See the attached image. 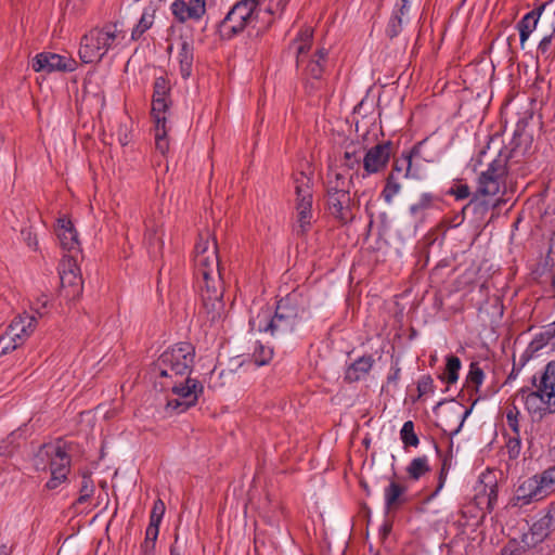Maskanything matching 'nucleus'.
Segmentation results:
<instances>
[{
  "label": "nucleus",
  "mask_w": 555,
  "mask_h": 555,
  "mask_svg": "<svg viewBox=\"0 0 555 555\" xmlns=\"http://www.w3.org/2000/svg\"><path fill=\"white\" fill-rule=\"evenodd\" d=\"M518 398L524 401L526 409L531 414L542 416L555 412V360L545 366L537 389L521 391L516 399Z\"/></svg>",
  "instance_id": "nucleus-4"
},
{
  "label": "nucleus",
  "mask_w": 555,
  "mask_h": 555,
  "mask_svg": "<svg viewBox=\"0 0 555 555\" xmlns=\"http://www.w3.org/2000/svg\"><path fill=\"white\" fill-rule=\"evenodd\" d=\"M195 268L202 306L198 317L215 325L224 318L223 282L221 278L218 244L215 237L199 236L195 246Z\"/></svg>",
  "instance_id": "nucleus-1"
},
{
  "label": "nucleus",
  "mask_w": 555,
  "mask_h": 555,
  "mask_svg": "<svg viewBox=\"0 0 555 555\" xmlns=\"http://www.w3.org/2000/svg\"><path fill=\"white\" fill-rule=\"evenodd\" d=\"M450 464H451V461L448 459H444L442 462V467H441V472H440V476H439V487H438L439 489L443 486L444 478H446L447 472L450 467Z\"/></svg>",
  "instance_id": "nucleus-55"
},
{
  "label": "nucleus",
  "mask_w": 555,
  "mask_h": 555,
  "mask_svg": "<svg viewBox=\"0 0 555 555\" xmlns=\"http://www.w3.org/2000/svg\"><path fill=\"white\" fill-rule=\"evenodd\" d=\"M412 167V154L403 153L400 157L396 158L392 164V170L390 172H395L399 179L410 177Z\"/></svg>",
  "instance_id": "nucleus-34"
},
{
  "label": "nucleus",
  "mask_w": 555,
  "mask_h": 555,
  "mask_svg": "<svg viewBox=\"0 0 555 555\" xmlns=\"http://www.w3.org/2000/svg\"><path fill=\"white\" fill-rule=\"evenodd\" d=\"M34 465L37 470H47L49 468L51 479L47 482V487L54 489L66 479L70 459L65 451L64 444L59 441L44 444L36 454Z\"/></svg>",
  "instance_id": "nucleus-6"
},
{
  "label": "nucleus",
  "mask_w": 555,
  "mask_h": 555,
  "mask_svg": "<svg viewBox=\"0 0 555 555\" xmlns=\"http://www.w3.org/2000/svg\"><path fill=\"white\" fill-rule=\"evenodd\" d=\"M312 37L313 29L311 27H304L294 41V46L297 52L296 62L298 66L305 62L306 53L311 48Z\"/></svg>",
  "instance_id": "nucleus-26"
},
{
  "label": "nucleus",
  "mask_w": 555,
  "mask_h": 555,
  "mask_svg": "<svg viewBox=\"0 0 555 555\" xmlns=\"http://www.w3.org/2000/svg\"><path fill=\"white\" fill-rule=\"evenodd\" d=\"M521 391H527L526 389H520L511 400L509 403H507L506 405V422H507V425L508 427L512 429V431L518 436V433H519V421H518V416H519V410L516 405V402L519 401V402H522L520 398L516 399L517 396L521 392Z\"/></svg>",
  "instance_id": "nucleus-30"
},
{
  "label": "nucleus",
  "mask_w": 555,
  "mask_h": 555,
  "mask_svg": "<svg viewBox=\"0 0 555 555\" xmlns=\"http://www.w3.org/2000/svg\"><path fill=\"white\" fill-rule=\"evenodd\" d=\"M461 370V360L455 356H449L447 358L446 371L440 377L446 379L448 384H453L459 378V372Z\"/></svg>",
  "instance_id": "nucleus-36"
},
{
  "label": "nucleus",
  "mask_w": 555,
  "mask_h": 555,
  "mask_svg": "<svg viewBox=\"0 0 555 555\" xmlns=\"http://www.w3.org/2000/svg\"><path fill=\"white\" fill-rule=\"evenodd\" d=\"M27 236H26V242H27V245L34 249H37L38 248V240H37V236L36 235H33L31 232H27L26 233Z\"/></svg>",
  "instance_id": "nucleus-57"
},
{
  "label": "nucleus",
  "mask_w": 555,
  "mask_h": 555,
  "mask_svg": "<svg viewBox=\"0 0 555 555\" xmlns=\"http://www.w3.org/2000/svg\"><path fill=\"white\" fill-rule=\"evenodd\" d=\"M402 3H408L410 2V0H400Z\"/></svg>",
  "instance_id": "nucleus-64"
},
{
  "label": "nucleus",
  "mask_w": 555,
  "mask_h": 555,
  "mask_svg": "<svg viewBox=\"0 0 555 555\" xmlns=\"http://www.w3.org/2000/svg\"><path fill=\"white\" fill-rule=\"evenodd\" d=\"M169 83L164 77L156 78L154 82L151 115L154 120L155 145L163 155L169 150V140L167 138L168 129L166 127V112L169 107Z\"/></svg>",
  "instance_id": "nucleus-8"
},
{
  "label": "nucleus",
  "mask_w": 555,
  "mask_h": 555,
  "mask_svg": "<svg viewBox=\"0 0 555 555\" xmlns=\"http://www.w3.org/2000/svg\"><path fill=\"white\" fill-rule=\"evenodd\" d=\"M434 379L430 375L422 376L417 383V391L420 397L434 392Z\"/></svg>",
  "instance_id": "nucleus-48"
},
{
  "label": "nucleus",
  "mask_w": 555,
  "mask_h": 555,
  "mask_svg": "<svg viewBox=\"0 0 555 555\" xmlns=\"http://www.w3.org/2000/svg\"><path fill=\"white\" fill-rule=\"evenodd\" d=\"M401 191V183L399 177L395 172H390L386 179L385 188L382 196L387 204H391L393 197Z\"/></svg>",
  "instance_id": "nucleus-32"
},
{
  "label": "nucleus",
  "mask_w": 555,
  "mask_h": 555,
  "mask_svg": "<svg viewBox=\"0 0 555 555\" xmlns=\"http://www.w3.org/2000/svg\"><path fill=\"white\" fill-rule=\"evenodd\" d=\"M496 500H498V490H496V485H493L490 487V490L488 492V508L489 509H492L494 504L496 503Z\"/></svg>",
  "instance_id": "nucleus-54"
},
{
  "label": "nucleus",
  "mask_w": 555,
  "mask_h": 555,
  "mask_svg": "<svg viewBox=\"0 0 555 555\" xmlns=\"http://www.w3.org/2000/svg\"><path fill=\"white\" fill-rule=\"evenodd\" d=\"M483 377H485L483 371L481 370L479 364L476 362H473L469 366V372L467 375L468 387H473L477 391L478 387L483 382Z\"/></svg>",
  "instance_id": "nucleus-41"
},
{
  "label": "nucleus",
  "mask_w": 555,
  "mask_h": 555,
  "mask_svg": "<svg viewBox=\"0 0 555 555\" xmlns=\"http://www.w3.org/2000/svg\"><path fill=\"white\" fill-rule=\"evenodd\" d=\"M165 511H166L165 503L163 502V500L157 499L154 502V505H153V508L151 512V516H150V520L160 524L163 516L165 514Z\"/></svg>",
  "instance_id": "nucleus-49"
},
{
  "label": "nucleus",
  "mask_w": 555,
  "mask_h": 555,
  "mask_svg": "<svg viewBox=\"0 0 555 555\" xmlns=\"http://www.w3.org/2000/svg\"><path fill=\"white\" fill-rule=\"evenodd\" d=\"M395 153V146L391 141H385L369 149L363 157L364 175L370 176L382 172Z\"/></svg>",
  "instance_id": "nucleus-12"
},
{
  "label": "nucleus",
  "mask_w": 555,
  "mask_h": 555,
  "mask_svg": "<svg viewBox=\"0 0 555 555\" xmlns=\"http://www.w3.org/2000/svg\"><path fill=\"white\" fill-rule=\"evenodd\" d=\"M456 199H465L470 195V189L467 184H457L449 191Z\"/></svg>",
  "instance_id": "nucleus-52"
},
{
  "label": "nucleus",
  "mask_w": 555,
  "mask_h": 555,
  "mask_svg": "<svg viewBox=\"0 0 555 555\" xmlns=\"http://www.w3.org/2000/svg\"><path fill=\"white\" fill-rule=\"evenodd\" d=\"M361 486H362V487H363V489L365 490L366 494H370V489H369V487H367L366 482L361 481Z\"/></svg>",
  "instance_id": "nucleus-62"
},
{
  "label": "nucleus",
  "mask_w": 555,
  "mask_h": 555,
  "mask_svg": "<svg viewBox=\"0 0 555 555\" xmlns=\"http://www.w3.org/2000/svg\"><path fill=\"white\" fill-rule=\"evenodd\" d=\"M186 3L194 9L193 14L206 13V0H186Z\"/></svg>",
  "instance_id": "nucleus-53"
},
{
  "label": "nucleus",
  "mask_w": 555,
  "mask_h": 555,
  "mask_svg": "<svg viewBox=\"0 0 555 555\" xmlns=\"http://www.w3.org/2000/svg\"><path fill=\"white\" fill-rule=\"evenodd\" d=\"M534 545L527 544L520 540L512 539L501 550V555H533Z\"/></svg>",
  "instance_id": "nucleus-31"
},
{
  "label": "nucleus",
  "mask_w": 555,
  "mask_h": 555,
  "mask_svg": "<svg viewBox=\"0 0 555 555\" xmlns=\"http://www.w3.org/2000/svg\"><path fill=\"white\" fill-rule=\"evenodd\" d=\"M555 529V504H551L545 514L530 527L529 532L521 535L522 542L537 545L542 542L552 530Z\"/></svg>",
  "instance_id": "nucleus-15"
},
{
  "label": "nucleus",
  "mask_w": 555,
  "mask_h": 555,
  "mask_svg": "<svg viewBox=\"0 0 555 555\" xmlns=\"http://www.w3.org/2000/svg\"><path fill=\"white\" fill-rule=\"evenodd\" d=\"M326 207L328 212L343 223H347L354 218L356 204L350 197V192L326 195Z\"/></svg>",
  "instance_id": "nucleus-16"
},
{
  "label": "nucleus",
  "mask_w": 555,
  "mask_h": 555,
  "mask_svg": "<svg viewBox=\"0 0 555 555\" xmlns=\"http://www.w3.org/2000/svg\"><path fill=\"white\" fill-rule=\"evenodd\" d=\"M503 203V199H496L494 204L492 205L493 208L499 207Z\"/></svg>",
  "instance_id": "nucleus-63"
},
{
  "label": "nucleus",
  "mask_w": 555,
  "mask_h": 555,
  "mask_svg": "<svg viewBox=\"0 0 555 555\" xmlns=\"http://www.w3.org/2000/svg\"><path fill=\"white\" fill-rule=\"evenodd\" d=\"M555 337V321L548 324L539 336L531 343L530 347L533 350L542 348L548 340Z\"/></svg>",
  "instance_id": "nucleus-43"
},
{
  "label": "nucleus",
  "mask_w": 555,
  "mask_h": 555,
  "mask_svg": "<svg viewBox=\"0 0 555 555\" xmlns=\"http://www.w3.org/2000/svg\"><path fill=\"white\" fill-rule=\"evenodd\" d=\"M542 488L538 481V475L524 480L516 489L512 500L513 505L522 506L533 501L542 500L546 496Z\"/></svg>",
  "instance_id": "nucleus-18"
},
{
  "label": "nucleus",
  "mask_w": 555,
  "mask_h": 555,
  "mask_svg": "<svg viewBox=\"0 0 555 555\" xmlns=\"http://www.w3.org/2000/svg\"><path fill=\"white\" fill-rule=\"evenodd\" d=\"M361 158L357 155L356 151H346L344 153V166L348 169H354L359 166Z\"/></svg>",
  "instance_id": "nucleus-51"
},
{
  "label": "nucleus",
  "mask_w": 555,
  "mask_h": 555,
  "mask_svg": "<svg viewBox=\"0 0 555 555\" xmlns=\"http://www.w3.org/2000/svg\"><path fill=\"white\" fill-rule=\"evenodd\" d=\"M94 492V485L90 477V474L85 473L82 475V481L79 490V496L75 502L76 504H82L86 503L93 494Z\"/></svg>",
  "instance_id": "nucleus-38"
},
{
  "label": "nucleus",
  "mask_w": 555,
  "mask_h": 555,
  "mask_svg": "<svg viewBox=\"0 0 555 555\" xmlns=\"http://www.w3.org/2000/svg\"><path fill=\"white\" fill-rule=\"evenodd\" d=\"M124 39L125 33L117 24L108 23L101 28H92L81 38L79 56L83 63L98 62Z\"/></svg>",
  "instance_id": "nucleus-3"
},
{
  "label": "nucleus",
  "mask_w": 555,
  "mask_h": 555,
  "mask_svg": "<svg viewBox=\"0 0 555 555\" xmlns=\"http://www.w3.org/2000/svg\"><path fill=\"white\" fill-rule=\"evenodd\" d=\"M511 169V165L505 157L499 156L490 163L487 170L482 171L478 177V186L476 194L464 206L462 214L467 209L486 208L485 203L479 201V196H495L502 189H505L506 176Z\"/></svg>",
  "instance_id": "nucleus-5"
},
{
  "label": "nucleus",
  "mask_w": 555,
  "mask_h": 555,
  "mask_svg": "<svg viewBox=\"0 0 555 555\" xmlns=\"http://www.w3.org/2000/svg\"><path fill=\"white\" fill-rule=\"evenodd\" d=\"M156 9L153 7L146 8L135 27L131 31V40H139L145 31H147L154 24Z\"/></svg>",
  "instance_id": "nucleus-28"
},
{
  "label": "nucleus",
  "mask_w": 555,
  "mask_h": 555,
  "mask_svg": "<svg viewBox=\"0 0 555 555\" xmlns=\"http://www.w3.org/2000/svg\"><path fill=\"white\" fill-rule=\"evenodd\" d=\"M20 434L17 433H11L5 439L0 441V455L1 456H9L13 454V452L18 447V438Z\"/></svg>",
  "instance_id": "nucleus-42"
},
{
  "label": "nucleus",
  "mask_w": 555,
  "mask_h": 555,
  "mask_svg": "<svg viewBox=\"0 0 555 555\" xmlns=\"http://www.w3.org/2000/svg\"><path fill=\"white\" fill-rule=\"evenodd\" d=\"M36 324L37 319L35 314L23 313L14 318L5 333L0 337V344L2 345L1 353L15 350L18 346L23 345L35 331Z\"/></svg>",
  "instance_id": "nucleus-11"
},
{
  "label": "nucleus",
  "mask_w": 555,
  "mask_h": 555,
  "mask_svg": "<svg viewBox=\"0 0 555 555\" xmlns=\"http://www.w3.org/2000/svg\"><path fill=\"white\" fill-rule=\"evenodd\" d=\"M297 310L289 306L287 300H280L275 313L269 323L271 335H284L291 333L297 323Z\"/></svg>",
  "instance_id": "nucleus-14"
},
{
  "label": "nucleus",
  "mask_w": 555,
  "mask_h": 555,
  "mask_svg": "<svg viewBox=\"0 0 555 555\" xmlns=\"http://www.w3.org/2000/svg\"><path fill=\"white\" fill-rule=\"evenodd\" d=\"M403 18L395 13L388 22L386 34L389 38H395L401 31Z\"/></svg>",
  "instance_id": "nucleus-44"
},
{
  "label": "nucleus",
  "mask_w": 555,
  "mask_h": 555,
  "mask_svg": "<svg viewBox=\"0 0 555 555\" xmlns=\"http://www.w3.org/2000/svg\"><path fill=\"white\" fill-rule=\"evenodd\" d=\"M296 192V232L305 234L312 220V191L310 178L304 172H298L294 177Z\"/></svg>",
  "instance_id": "nucleus-9"
},
{
  "label": "nucleus",
  "mask_w": 555,
  "mask_h": 555,
  "mask_svg": "<svg viewBox=\"0 0 555 555\" xmlns=\"http://www.w3.org/2000/svg\"><path fill=\"white\" fill-rule=\"evenodd\" d=\"M374 360L372 356H363L351 363L346 370L345 379L349 383H354L362 379L369 374L372 369Z\"/></svg>",
  "instance_id": "nucleus-22"
},
{
  "label": "nucleus",
  "mask_w": 555,
  "mask_h": 555,
  "mask_svg": "<svg viewBox=\"0 0 555 555\" xmlns=\"http://www.w3.org/2000/svg\"><path fill=\"white\" fill-rule=\"evenodd\" d=\"M506 449L509 459H517L521 450V441L519 435L511 436L506 442Z\"/></svg>",
  "instance_id": "nucleus-45"
},
{
  "label": "nucleus",
  "mask_w": 555,
  "mask_h": 555,
  "mask_svg": "<svg viewBox=\"0 0 555 555\" xmlns=\"http://www.w3.org/2000/svg\"><path fill=\"white\" fill-rule=\"evenodd\" d=\"M538 481L542 486L545 495L555 490V466L546 469L543 474L538 475Z\"/></svg>",
  "instance_id": "nucleus-39"
},
{
  "label": "nucleus",
  "mask_w": 555,
  "mask_h": 555,
  "mask_svg": "<svg viewBox=\"0 0 555 555\" xmlns=\"http://www.w3.org/2000/svg\"><path fill=\"white\" fill-rule=\"evenodd\" d=\"M76 61L69 56L60 55L51 52H42L33 60V69L35 72H73L76 69Z\"/></svg>",
  "instance_id": "nucleus-13"
},
{
  "label": "nucleus",
  "mask_w": 555,
  "mask_h": 555,
  "mask_svg": "<svg viewBox=\"0 0 555 555\" xmlns=\"http://www.w3.org/2000/svg\"><path fill=\"white\" fill-rule=\"evenodd\" d=\"M430 470L428 460L426 456L413 459L406 467L409 477L413 480H418L423 475Z\"/></svg>",
  "instance_id": "nucleus-33"
},
{
  "label": "nucleus",
  "mask_w": 555,
  "mask_h": 555,
  "mask_svg": "<svg viewBox=\"0 0 555 555\" xmlns=\"http://www.w3.org/2000/svg\"><path fill=\"white\" fill-rule=\"evenodd\" d=\"M259 0H241L236 2L221 22L220 28L228 38L242 33L246 27L256 29V34L266 31L272 24L274 11L258 9Z\"/></svg>",
  "instance_id": "nucleus-2"
},
{
  "label": "nucleus",
  "mask_w": 555,
  "mask_h": 555,
  "mask_svg": "<svg viewBox=\"0 0 555 555\" xmlns=\"http://www.w3.org/2000/svg\"><path fill=\"white\" fill-rule=\"evenodd\" d=\"M146 238H147L150 247L152 248V254L154 256L160 254L163 246H164V242H163L162 236L157 235V231L156 230L149 231Z\"/></svg>",
  "instance_id": "nucleus-46"
},
{
  "label": "nucleus",
  "mask_w": 555,
  "mask_h": 555,
  "mask_svg": "<svg viewBox=\"0 0 555 555\" xmlns=\"http://www.w3.org/2000/svg\"><path fill=\"white\" fill-rule=\"evenodd\" d=\"M170 555H182V554L178 551V547L173 544L170 547Z\"/></svg>",
  "instance_id": "nucleus-61"
},
{
  "label": "nucleus",
  "mask_w": 555,
  "mask_h": 555,
  "mask_svg": "<svg viewBox=\"0 0 555 555\" xmlns=\"http://www.w3.org/2000/svg\"><path fill=\"white\" fill-rule=\"evenodd\" d=\"M409 9H410V7H409L408 3H402L401 2L400 8H399V10L396 13H398V15L403 18L408 14Z\"/></svg>",
  "instance_id": "nucleus-59"
},
{
  "label": "nucleus",
  "mask_w": 555,
  "mask_h": 555,
  "mask_svg": "<svg viewBox=\"0 0 555 555\" xmlns=\"http://www.w3.org/2000/svg\"><path fill=\"white\" fill-rule=\"evenodd\" d=\"M326 57L327 50L325 48L318 49L305 68L306 76L315 80L321 79L324 72Z\"/></svg>",
  "instance_id": "nucleus-25"
},
{
  "label": "nucleus",
  "mask_w": 555,
  "mask_h": 555,
  "mask_svg": "<svg viewBox=\"0 0 555 555\" xmlns=\"http://www.w3.org/2000/svg\"><path fill=\"white\" fill-rule=\"evenodd\" d=\"M273 315L271 314L270 309L261 310L256 317H253L249 321V324L253 330H257L258 332H269L271 334V326L269 323L271 322Z\"/></svg>",
  "instance_id": "nucleus-35"
},
{
  "label": "nucleus",
  "mask_w": 555,
  "mask_h": 555,
  "mask_svg": "<svg viewBox=\"0 0 555 555\" xmlns=\"http://www.w3.org/2000/svg\"><path fill=\"white\" fill-rule=\"evenodd\" d=\"M551 42H552V36L548 35V36H545L544 38H542V40L540 41L539 43V51L542 53V54H545L548 52V49H550V46H551Z\"/></svg>",
  "instance_id": "nucleus-56"
},
{
  "label": "nucleus",
  "mask_w": 555,
  "mask_h": 555,
  "mask_svg": "<svg viewBox=\"0 0 555 555\" xmlns=\"http://www.w3.org/2000/svg\"><path fill=\"white\" fill-rule=\"evenodd\" d=\"M0 555H10V550L5 544L0 545Z\"/></svg>",
  "instance_id": "nucleus-60"
},
{
  "label": "nucleus",
  "mask_w": 555,
  "mask_h": 555,
  "mask_svg": "<svg viewBox=\"0 0 555 555\" xmlns=\"http://www.w3.org/2000/svg\"><path fill=\"white\" fill-rule=\"evenodd\" d=\"M194 347L189 343H180L164 351L155 363L160 377L173 379L191 372L194 363Z\"/></svg>",
  "instance_id": "nucleus-7"
},
{
  "label": "nucleus",
  "mask_w": 555,
  "mask_h": 555,
  "mask_svg": "<svg viewBox=\"0 0 555 555\" xmlns=\"http://www.w3.org/2000/svg\"><path fill=\"white\" fill-rule=\"evenodd\" d=\"M164 387H170L172 393L176 396L173 399H169L167 408L177 411L178 413L184 412L191 406L195 405L198 396L203 392V385L195 378L186 377L184 382L172 380L163 385Z\"/></svg>",
  "instance_id": "nucleus-10"
},
{
  "label": "nucleus",
  "mask_w": 555,
  "mask_h": 555,
  "mask_svg": "<svg viewBox=\"0 0 555 555\" xmlns=\"http://www.w3.org/2000/svg\"><path fill=\"white\" fill-rule=\"evenodd\" d=\"M351 177L339 172L336 169H330L326 175V195H334V193H348L350 192Z\"/></svg>",
  "instance_id": "nucleus-21"
},
{
  "label": "nucleus",
  "mask_w": 555,
  "mask_h": 555,
  "mask_svg": "<svg viewBox=\"0 0 555 555\" xmlns=\"http://www.w3.org/2000/svg\"><path fill=\"white\" fill-rule=\"evenodd\" d=\"M193 44L191 40L180 38V50L178 53V61L180 64V72L183 78H188L192 72L193 65Z\"/></svg>",
  "instance_id": "nucleus-24"
},
{
  "label": "nucleus",
  "mask_w": 555,
  "mask_h": 555,
  "mask_svg": "<svg viewBox=\"0 0 555 555\" xmlns=\"http://www.w3.org/2000/svg\"><path fill=\"white\" fill-rule=\"evenodd\" d=\"M437 198L429 193H424L418 201L410 206V214L416 220H424L427 211L436 205Z\"/></svg>",
  "instance_id": "nucleus-27"
},
{
  "label": "nucleus",
  "mask_w": 555,
  "mask_h": 555,
  "mask_svg": "<svg viewBox=\"0 0 555 555\" xmlns=\"http://www.w3.org/2000/svg\"><path fill=\"white\" fill-rule=\"evenodd\" d=\"M273 357V350L270 347L258 345L253 352V360L257 366L268 364Z\"/></svg>",
  "instance_id": "nucleus-40"
},
{
  "label": "nucleus",
  "mask_w": 555,
  "mask_h": 555,
  "mask_svg": "<svg viewBox=\"0 0 555 555\" xmlns=\"http://www.w3.org/2000/svg\"><path fill=\"white\" fill-rule=\"evenodd\" d=\"M55 232L60 241V245L64 250H67L68 253L80 251L78 234L69 219L65 217L59 218Z\"/></svg>",
  "instance_id": "nucleus-19"
},
{
  "label": "nucleus",
  "mask_w": 555,
  "mask_h": 555,
  "mask_svg": "<svg viewBox=\"0 0 555 555\" xmlns=\"http://www.w3.org/2000/svg\"><path fill=\"white\" fill-rule=\"evenodd\" d=\"M48 297L46 295H41L40 297H38L36 299L35 302H33L31 305V310L34 311V314L39 318L43 317L44 315V309L47 308L48 306Z\"/></svg>",
  "instance_id": "nucleus-50"
},
{
  "label": "nucleus",
  "mask_w": 555,
  "mask_h": 555,
  "mask_svg": "<svg viewBox=\"0 0 555 555\" xmlns=\"http://www.w3.org/2000/svg\"><path fill=\"white\" fill-rule=\"evenodd\" d=\"M159 522L151 521L150 525L146 528L145 532V546L147 547L151 543V547L153 548L155 545V541L157 540L158 532H159Z\"/></svg>",
  "instance_id": "nucleus-47"
},
{
  "label": "nucleus",
  "mask_w": 555,
  "mask_h": 555,
  "mask_svg": "<svg viewBox=\"0 0 555 555\" xmlns=\"http://www.w3.org/2000/svg\"><path fill=\"white\" fill-rule=\"evenodd\" d=\"M193 8H191L186 0H175L171 4V11L173 16L180 22L184 23L189 20H199L204 14H193Z\"/></svg>",
  "instance_id": "nucleus-29"
},
{
  "label": "nucleus",
  "mask_w": 555,
  "mask_h": 555,
  "mask_svg": "<svg viewBox=\"0 0 555 555\" xmlns=\"http://www.w3.org/2000/svg\"><path fill=\"white\" fill-rule=\"evenodd\" d=\"M400 437L404 448L417 447L420 443L418 437L414 431V424L412 421H408L403 424L400 430Z\"/></svg>",
  "instance_id": "nucleus-37"
},
{
  "label": "nucleus",
  "mask_w": 555,
  "mask_h": 555,
  "mask_svg": "<svg viewBox=\"0 0 555 555\" xmlns=\"http://www.w3.org/2000/svg\"><path fill=\"white\" fill-rule=\"evenodd\" d=\"M543 7L538 10H532L528 12L517 24V28L519 30L520 46L521 49H525V43L528 40L531 33L535 29L538 25L539 17L541 15Z\"/></svg>",
  "instance_id": "nucleus-23"
},
{
  "label": "nucleus",
  "mask_w": 555,
  "mask_h": 555,
  "mask_svg": "<svg viewBox=\"0 0 555 555\" xmlns=\"http://www.w3.org/2000/svg\"><path fill=\"white\" fill-rule=\"evenodd\" d=\"M60 280L63 288L72 287L73 296L82 289V279L74 255L65 256L60 263Z\"/></svg>",
  "instance_id": "nucleus-17"
},
{
  "label": "nucleus",
  "mask_w": 555,
  "mask_h": 555,
  "mask_svg": "<svg viewBox=\"0 0 555 555\" xmlns=\"http://www.w3.org/2000/svg\"><path fill=\"white\" fill-rule=\"evenodd\" d=\"M386 513L397 512L408 502L406 487L395 479H390L388 487L384 490Z\"/></svg>",
  "instance_id": "nucleus-20"
},
{
  "label": "nucleus",
  "mask_w": 555,
  "mask_h": 555,
  "mask_svg": "<svg viewBox=\"0 0 555 555\" xmlns=\"http://www.w3.org/2000/svg\"><path fill=\"white\" fill-rule=\"evenodd\" d=\"M399 375H400V369L399 367H395L392 370V373H390L388 375V383H396L399 378Z\"/></svg>",
  "instance_id": "nucleus-58"
}]
</instances>
